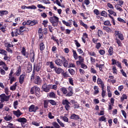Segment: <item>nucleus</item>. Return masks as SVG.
<instances>
[{"label": "nucleus", "mask_w": 128, "mask_h": 128, "mask_svg": "<svg viewBox=\"0 0 128 128\" xmlns=\"http://www.w3.org/2000/svg\"><path fill=\"white\" fill-rule=\"evenodd\" d=\"M86 40H88V34H86V33H84L82 38V40L84 44H86Z\"/></svg>", "instance_id": "22"}, {"label": "nucleus", "mask_w": 128, "mask_h": 128, "mask_svg": "<svg viewBox=\"0 0 128 128\" xmlns=\"http://www.w3.org/2000/svg\"><path fill=\"white\" fill-rule=\"evenodd\" d=\"M40 50H44V44L43 42H42L40 44Z\"/></svg>", "instance_id": "37"}, {"label": "nucleus", "mask_w": 128, "mask_h": 128, "mask_svg": "<svg viewBox=\"0 0 128 128\" xmlns=\"http://www.w3.org/2000/svg\"><path fill=\"white\" fill-rule=\"evenodd\" d=\"M103 30H106L107 32H112V29H110V28L106 26H104L103 27Z\"/></svg>", "instance_id": "21"}, {"label": "nucleus", "mask_w": 128, "mask_h": 128, "mask_svg": "<svg viewBox=\"0 0 128 128\" xmlns=\"http://www.w3.org/2000/svg\"><path fill=\"white\" fill-rule=\"evenodd\" d=\"M54 70L56 72V74H60L62 72V69L60 68H56L55 69H54Z\"/></svg>", "instance_id": "18"}, {"label": "nucleus", "mask_w": 128, "mask_h": 128, "mask_svg": "<svg viewBox=\"0 0 128 128\" xmlns=\"http://www.w3.org/2000/svg\"><path fill=\"white\" fill-rule=\"evenodd\" d=\"M78 58L79 62H84V58L82 57V56H78Z\"/></svg>", "instance_id": "59"}, {"label": "nucleus", "mask_w": 128, "mask_h": 128, "mask_svg": "<svg viewBox=\"0 0 128 128\" xmlns=\"http://www.w3.org/2000/svg\"><path fill=\"white\" fill-rule=\"evenodd\" d=\"M12 36H18V34H22L20 29H14L11 32Z\"/></svg>", "instance_id": "3"}, {"label": "nucleus", "mask_w": 128, "mask_h": 128, "mask_svg": "<svg viewBox=\"0 0 128 128\" xmlns=\"http://www.w3.org/2000/svg\"><path fill=\"white\" fill-rule=\"evenodd\" d=\"M58 20H60L58 17L56 16H53L50 18V22H58Z\"/></svg>", "instance_id": "8"}, {"label": "nucleus", "mask_w": 128, "mask_h": 128, "mask_svg": "<svg viewBox=\"0 0 128 128\" xmlns=\"http://www.w3.org/2000/svg\"><path fill=\"white\" fill-rule=\"evenodd\" d=\"M55 64L58 66H62V60H60V59H57L55 60Z\"/></svg>", "instance_id": "14"}, {"label": "nucleus", "mask_w": 128, "mask_h": 128, "mask_svg": "<svg viewBox=\"0 0 128 128\" xmlns=\"http://www.w3.org/2000/svg\"><path fill=\"white\" fill-rule=\"evenodd\" d=\"M102 98L104 97V96L106 95V91H104V85H102Z\"/></svg>", "instance_id": "32"}, {"label": "nucleus", "mask_w": 128, "mask_h": 128, "mask_svg": "<svg viewBox=\"0 0 128 128\" xmlns=\"http://www.w3.org/2000/svg\"><path fill=\"white\" fill-rule=\"evenodd\" d=\"M40 88L37 86H34L31 88L30 92L32 94L35 93L36 96L38 98L40 96Z\"/></svg>", "instance_id": "1"}, {"label": "nucleus", "mask_w": 128, "mask_h": 128, "mask_svg": "<svg viewBox=\"0 0 128 128\" xmlns=\"http://www.w3.org/2000/svg\"><path fill=\"white\" fill-rule=\"evenodd\" d=\"M21 8L22 10H26V8H28V10H36V6L34 5H32V6H26L24 5L22 6Z\"/></svg>", "instance_id": "7"}, {"label": "nucleus", "mask_w": 128, "mask_h": 128, "mask_svg": "<svg viewBox=\"0 0 128 128\" xmlns=\"http://www.w3.org/2000/svg\"><path fill=\"white\" fill-rule=\"evenodd\" d=\"M118 38L120 40H124V35L122 33H120L119 34V36H118Z\"/></svg>", "instance_id": "55"}, {"label": "nucleus", "mask_w": 128, "mask_h": 128, "mask_svg": "<svg viewBox=\"0 0 128 128\" xmlns=\"http://www.w3.org/2000/svg\"><path fill=\"white\" fill-rule=\"evenodd\" d=\"M78 52H79L80 54H82V56L84 54V51H82V48H78Z\"/></svg>", "instance_id": "52"}, {"label": "nucleus", "mask_w": 128, "mask_h": 128, "mask_svg": "<svg viewBox=\"0 0 128 128\" xmlns=\"http://www.w3.org/2000/svg\"><path fill=\"white\" fill-rule=\"evenodd\" d=\"M118 22H124V24H126V21H124V20L120 18H118Z\"/></svg>", "instance_id": "62"}, {"label": "nucleus", "mask_w": 128, "mask_h": 128, "mask_svg": "<svg viewBox=\"0 0 128 128\" xmlns=\"http://www.w3.org/2000/svg\"><path fill=\"white\" fill-rule=\"evenodd\" d=\"M18 122H28V120L24 118H19L18 119Z\"/></svg>", "instance_id": "19"}, {"label": "nucleus", "mask_w": 128, "mask_h": 128, "mask_svg": "<svg viewBox=\"0 0 128 128\" xmlns=\"http://www.w3.org/2000/svg\"><path fill=\"white\" fill-rule=\"evenodd\" d=\"M81 68H84V70H86V68H88V66L86 65L85 64H84L82 63L81 64Z\"/></svg>", "instance_id": "57"}, {"label": "nucleus", "mask_w": 128, "mask_h": 128, "mask_svg": "<svg viewBox=\"0 0 128 128\" xmlns=\"http://www.w3.org/2000/svg\"><path fill=\"white\" fill-rule=\"evenodd\" d=\"M49 102L52 104V106H56V101L50 100H48Z\"/></svg>", "instance_id": "46"}, {"label": "nucleus", "mask_w": 128, "mask_h": 128, "mask_svg": "<svg viewBox=\"0 0 128 128\" xmlns=\"http://www.w3.org/2000/svg\"><path fill=\"white\" fill-rule=\"evenodd\" d=\"M17 84L18 83L16 82L14 84L10 86V90H12V91L16 90V88Z\"/></svg>", "instance_id": "23"}, {"label": "nucleus", "mask_w": 128, "mask_h": 128, "mask_svg": "<svg viewBox=\"0 0 128 128\" xmlns=\"http://www.w3.org/2000/svg\"><path fill=\"white\" fill-rule=\"evenodd\" d=\"M18 101H15L14 102V108H18V106H18Z\"/></svg>", "instance_id": "61"}, {"label": "nucleus", "mask_w": 128, "mask_h": 128, "mask_svg": "<svg viewBox=\"0 0 128 128\" xmlns=\"http://www.w3.org/2000/svg\"><path fill=\"white\" fill-rule=\"evenodd\" d=\"M5 46L7 48H12V46H14V45H12V44L6 43L5 44Z\"/></svg>", "instance_id": "36"}, {"label": "nucleus", "mask_w": 128, "mask_h": 128, "mask_svg": "<svg viewBox=\"0 0 128 128\" xmlns=\"http://www.w3.org/2000/svg\"><path fill=\"white\" fill-rule=\"evenodd\" d=\"M101 16H102L106 17L108 16V14H106V12L104 10H103L101 12Z\"/></svg>", "instance_id": "40"}, {"label": "nucleus", "mask_w": 128, "mask_h": 128, "mask_svg": "<svg viewBox=\"0 0 128 128\" xmlns=\"http://www.w3.org/2000/svg\"><path fill=\"white\" fill-rule=\"evenodd\" d=\"M70 118L72 120H80V116H78V115L73 114L71 115Z\"/></svg>", "instance_id": "15"}, {"label": "nucleus", "mask_w": 128, "mask_h": 128, "mask_svg": "<svg viewBox=\"0 0 128 128\" xmlns=\"http://www.w3.org/2000/svg\"><path fill=\"white\" fill-rule=\"evenodd\" d=\"M108 52L109 53L110 56H112V54H114V48L112 47H110L108 50Z\"/></svg>", "instance_id": "31"}, {"label": "nucleus", "mask_w": 128, "mask_h": 128, "mask_svg": "<svg viewBox=\"0 0 128 128\" xmlns=\"http://www.w3.org/2000/svg\"><path fill=\"white\" fill-rule=\"evenodd\" d=\"M26 76V75L24 74H22L19 78V82L21 84H24V78Z\"/></svg>", "instance_id": "13"}, {"label": "nucleus", "mask_w": 128, "mask_h": 128, "mask_svg": "<svg viewBox=\"0 0 128 128\" xmlns=\"http://www.w3.org/2000/svg\"><path fill=\"white\" fill-rule=\"evenodd\" d=\"M68 72L70 74H74V69L70 68Z\"/></svg>", "instance_id": "54"}, {"label": "nucleus", "mask_w": 128, "mask_h": 128, "mask_svg": "<svg viewBox=\"0 0 128 128\" xmlns=\"http://www.w3.org/2000/svg\"><path fill=\"white\" fill-rule=\"evenodd\" d=\"M38 22L36 20H33L32 21L30 20V26H36V24H38Z\"/></svg>", "instance_id": "27"}, {"label": "nucleus", "mask_w": 128, "mask_h": 128, "mask_svg": "<svg viewBox=\"0 0 128 128\" xmlns=\"http://www.w3.org/2000/svg\"><path fill=\"white\" fill-rule=\"evenodd\" d=\"M7 128H14V124H12V123H9L8 124V125L7 126Z\"/></svg>", "instance_id": "64"}, {"label": "nucleus", "mask_w": 128, "mask_h": 128, "mask_svg": "<svg viewBox=\"0 0 128 128\" xmlns=\"http://www.w3.org/2000/svg\"><path fill=\"white\" fill-rule=\"evenodd\" d=\"M4 120L6 122H8L10 120H12V117L10 115H7L4 117Z\"/></svg>", "instance_id": "17"}, {"label": "nucleus", "mask_w": 128, "mask_h": 128, "mask_svg": "<svg viewBox=\"0 0 128 128\" xmlns=\"http://www.w3.org/2000/svg\"><path fill=\"white\" fill-rule=\"evenodd\" d=\"M58 86H56V85L50 84V88H51L52 90H56Z\"/></svg>", "instance_id": "45"}, {"label": "nucleus", "mask_w": 128, "mask_h": 128, "mask_svg": "<svg viewBox=\"0 0 128 128\" xmlns=\"http://www.w3.org/2000/svg\"><path fill=\"white\" fill-rule=\"evenodd\" d=\"M34 57H35L34 52H31L30 54V62H34Z\"/></svg>", "instance_id": "12"}, {"label": "nucleus", "mask_w": 128, "mask_h": 128, "mask_svg": "<svg viewBox=\"0 0 128 128\" xmlns=\"http://www.w3.org/2000/svg\"><path fill=\"white\" fill-rule=\"evenodd\" d=\"M70 102L67 100H62V104L65 106V108L66 110H70Z\"/></svg>", "instance_id": "4"}, {"label": "nucleus", "mask_w": 128, "mask_h": 128, "mask_svg": "<svg viewBox=\"0 0 128 128\" xmlns=\"http://www.w3.org/2000/svg\"><path fill=\"white\" fill-rule=\"evenodd\" d=\"M94 12L96 14V16H98V14H100V11L97 9L94 10Z\"/></svg>", "instance_id": "60"}, {"label": "nucleus", "mask_w": 128, "mask_h": 128, "mask_svg": "<svg viewBox=\"0 0 128 128\" xmlns=\"http://www.w3.org/2000/svg\"><path fill=\"white\" fill-rule=\"evenodd\" d=\"M34 82L36 84H40V78L38 76H37L34 80Z\"/></svg>", "instance_id": "16"}, {"label": "nucleus", "mask_w": 128, "mask_h": 128, "mask_svg": "<svg viewBox=\"0 0 128 128\" xmlns=\"http://www.w3.org/2000/svg\"><path fill=\"white\" fill-rule=\"evenodd\" d=\"M60 90L61 92H62V94H68V90L66 88H60Z\"/></svg>", "instance_id": "24"}, {"label": "nucleus", "mask_w": 128, "mask_h": 128, "mask_svg": "<svg viewBox=\"0 0 128 128\" xmlns=\"http://www.w3.org/2000/svg\"><path fill=\"white\" fill-rule=\"evenodd\" d=\"M42 89L45 92H48L50 90V84L48 85L46 84H44L42 86Z\"/></svg>", "instance_id": "6"}, {"label": "nucleus", "mask_w": 128, "mask_h": 128, "mask_svg": "<svg viewBox=\"0 0 128 128\" xmlns=\"http://www.w3.org/2000/svg\"><path fill=\"white\" fill-rule=\"evenodd\" d=\"M94 90L95 94H98V87L96 86H94Z\"/></svg>", "instance_id": "56"}, {"label": "nucleus", "mask_w": 128, "mask_h": 128, "mask_svg": "<svg viewBox=\"0 0 128 128\" xmlns=\"http://www.w3.org/2000/svg\"><path fill=\"white\" fill-rule=\"evenodd\" d=\"M88 54L91 56H94V58L96 56V54L94 52H88Z\"/></svg>", "instance_id": "38"}, {"label": "nucleus", "mask_w": 128, "mask_h": 128, "mask_svg": "<svg viewBox=\"0 0 128 128\" xmlns=\"http://www.w3.org/2000/svg\"><path fill=\"white\" fill-rule=\"evenodd\" d=\"M50 68H54V70H55V68H56V66H54V62H50Z\"/></svg>", "instance_id": "44"}, {"label": "nucleus", "mask_w": 128, "mask_h": 128, "mask_svg": "<svg viewBox=\"0 0 128 128\" xmlns=\"http://www.w3.org/2000/svg\"><path fill=\"white\" fill-rule=\"evenodd\" d=\"M102 34H104V32H102V30H98V36H102Z\"/></svg>", "instance_id": "41"}, {"label": "nucleus", "mask_w": 128, "mask_h": 128, "mask_svg": "<svg viewBox=\"0 0 128 128\" xmlns=\"http://www.w3.org/2000/svg\"><path fill=\"white\" fill-rule=\"evenodd\" d=\"M73 56L74 60H78V54H76V52L73 50Z\"/></svg>", "instance_id": "35"}, {"label": "nucleus", "mask_w": 128, "mask_h": 128, "mask_svg": "<svg viewBox=\"0 0 128 128\" xmlns=\"http://www.w3.org/2000/svg\"><path fill=\"white\" fill-rule=\"evenodd\" d=\"M74 42L75 44L77 46V48H80V42H78V40H74Z\"/></svg>", "instance_id": "51"}, {"label": "nucleus", "mask_w": 128, "mask_h": 128, "mask_svg": "<svg viewBox=\"0 0 128 128\" xmlns=\"http://www.w3.org/2000/svg\"><path fill=\"white\" fill-rule=\"evenodd\" d=\"M63 64L64 68H68V62L64 59V60Z\"/></svg>", "instance_id": "34"}, {"label": "nucleus", "mask_w": 128, "mask_h": 128, "mask_svg": "<svg viewBox=\"0 0 128 128\" xmlns=\"http://www.w3.org/2000/svg\"><path fill=\"white\" fill-rule=\"evenodd\" d=\"M61 120H62L64 122H68V118H67L66 116H60Z\"/></svg>", "instance_id": "25"}, {"label": "nucleus", "mask_w": 128, "mask_h": 128, "mask_svg": "<svg viewBox=\"0 0 128 128\" xmlns=\"http://www.w3.org/2000/svg\"><path fill=\"white\" fill-rule=\"evenodd\" d=\"M97 84H100V86H102H102H104V84L102 82V79H100V78H98Z\"/></svg>", "instance_id": "26"}, {"label": "nucleus", "mask_w": 128, "mask_h": 128, "mask_svg": "<svg viewBox=\"0 0 128 128\" xmlns=\"http://www.w3.org/2000/svg\"><path fill=\"white\" fill-rule=\"evenodd\" d=\"M13 114L16 116V118H20L22 114V113L20 112V110H17L13 111Z\"/></svg>", "instance_id": "9"}, {"label": "nucleus", "mask_w": 128, "mask_h": 128, "mask_svg": "<svg viewBox=\"0 0 128 128\" xmlns=\"http://www.w3.org/2000/svg\"><path fill=\"white\" fill-rule=\"evenodd\" d=\"M44 108H48V101L47 100H44Z\"/></svg>", "instance_id": "39"}, {"label": "nucleus", "mask_w": 128, "mask_h": 128, "mask_svg": "<svg viewBox=\"0 0 128 128\" xmlns=\"http://www.w3.org/2000/svg\"><path fill=\"white\" fill-rule=\"evenodd\" d=\"M21 52L22 56H25L26 58H28V54L26 52V48H22Z\"/></svg>", "instance_id": "11"}, {"label": "nucleus", "mask_w": 128, "mask_h": 128, "mask_svg": "<svg viewBox=\"0 0 128 128\" xmlns=\"http://www.w3.org/2000/svg\"><path fill=\"white\" fill-rule=\"evenodd\" d=\"M62 24L66 26H70V24H68V22H67L66 21L63 20H62Z\"/></svg>", "instance_id": "48"}, {"label": "nucleus", "mask_w": 128, "mask_h": 128, "mask_svg": "<svg viewBox=\"0 0 128 128\" xmlns=\"http://www.w3.org/2000/svg\"><path fill=\"white\" fill-rule=\"evenodd\" d=\"M37 6L38 8H44V10L46 9V7L43 6L42 4H38Z\"/></svg>", "instance_id": "58"}, {"label": "nucleus", "mask_w": 128, "mask_h": 128, "mask_svg": "<svg viewBox=\"0 0 128 128\" xmlns=\"http://www.w3.org/2000/svg\"><path fill=\"white\" fill-rule=\"evenodd\" d=\"M21 72H22V70L20 69V67L19 68H18L15 74L17 76H19Z\"/></svg>", "instance_id": "28"}, {"label": "nucleus", "mask_w": 128, "mask_h": 128, "mask_svg": "<svg viewBox=\"0 0 128 128\" xmlns=\"http://www.w3.org/2000/svg\"><path fill=\"white\" fill-rule=\"evenodd\" d=\"M8 14V10H0V16H3L6 15Z\"/></svg>", "instance_id": "20"}, {"label": "nucleus", "mask_w": 128, "mask_h": 128, "mask_svg": "<svg viewBox=\"0 0 128 128\" xmlns=\"http://www.w3.org/2000/svg\"><path fill=\"white\" fill-rule=\"evenodd\" d=\"M9 80H10V84H12V82H16V78H14V76L11 77L10 78H9Z\"/></svg>", "instance_id": "29"}, {"label": "nucleus", "mask_w": 128, "mask_h": 128, "mask_svg": "<svg viewBox=\"0 0 128 128\" xmlns=\"http://www.w3.org/2000/svg\"><path fill=\"white\" fill-rule=\"evenodd\" d=\"M38 110V106H35L34 105L32 104L29 107L28 110L30 112H36Z\"/></svg>", "instance_id": "5"}, {"label": "nucleus", "mask_w": 128, "mask_h": 128, "mask_svg": "<svg viewBox=\"0 0 128 128\" xmlns=\"http://www.w3.org/2000/svg\"><path fill=\"white\" fill-rule=\"evenodd\" d=\"M0 54H3L4 56V54H8V52H6V51L4 50L0 49Z\"/></svg>", "instance_id": "49"}, {"label": "nucleus", "mask_w": 128, "mask_h": 128, "mask_svg": "<svg viewBox=\"0 0 128 128\" xmlns=\"http://www.w3.org/2000/svg\"><path fill=\"white\" fill-rule=\"evenodd\" d=\"M50 98H56V94L54 92H51L49 94Z\"/></svg>", "instance_id": "42"}, {"label": "nucleus", "mask_w": 128, "mask_h": 128, "mask_svg": "<svg viewBox=\"0 0 128 128\" xmlns=\"http://www.w3.org/2000/svg\"><path fill=\"white\" fill-rule=\"evenodd\" d=\"M106 118L104 116H102L100 118H99L98 120L100 122H106Z\"/></svg>", "instance_id": "33"}, {"label": "nucleus", "mask_w": 128, "mask_h": 128, "mask_svg": "<svg viewBox=\"0 0 128 128\" xmlns=\"http://www.w3.org/2000/svg\"><path fill=\"white\" fill-rule=\"evenodd\" d=\"M116 42L118 44V46H122V42L118 39H116Z\"/></svg>", "instance_id": "43"}, {"label": "nucleus", "mask_w": 128, "mask_h": 128, "mask_svg": "<svg viewBox=\"0 0 128 128\" xmlns=\"http://www.w3.org/2000/svg\"><path fill=\"white\" fill-rule=\"evenodd\" d=\"M104 26H112V24H110V22L108 20L104 22Z\"/></svg>", "instance_id": "30"}, {"label": "nucleus", "mask_w": 128, "mask_h": 128, "mask_svg": "<svg viewBox=\"0 0 128 128\" xmlns=\"http://www.w3.org/2000/svg\"><path fill=\"white\" fill-rule=\"evenodd\" d=\"M40 63H39L37 64L36 68V72H38L40 70V68H42V66H40Z\"/></svg>", "instance_id": "47"}, {"label": "nucleus", "mask_w": 128, "mask_h": 128, "mask_svg": "<svg viewBox=\"0 0 128 128\" xmlns=\"http://www.w3.org/2000/svg\"><path fill=\"white\" fill-rule=\"evenodd\" d=\"M120 98L122 102L124 100H126V98H128V96H126V95L124 94Z\"/></svg>", "instance_id": "50"}, {"label": "nucleus", "mask_w": 128, "mask_h": 128, "mask_svg": "<svg viewBox=\"0 0 128 128\" xmlns=\"http://www.w3.org/2000/svg\"><path fill=\"white\" fill-rule=\"evenodd\" d=\"M52 126H54L56 128H58V126H60V125L58 124V122H54L52 123Z\"/></svg>", "instance_id": "53"}, {"label": "nucleus", "mask_w": 128, "mask_h": 128, "mask_svg": "<svg viewBox=\"0 0 128 128\" xmlns=\"http://www.w3.org/2000/svg\"><path fill=\"white\" fill-rule=\"evenodd\" d=\"M117 4L119 6H122V5L124 4V1H122V0H118L117 2Z\"/></svg>", "instance_id": "63"}, {"label": "nucleus", "mask_w": 128, "mask_h": 128, "mask_svg": "<svg viewBox=\"0 0 128 128\" xmlns=\"http://www.w3.org/2000/svg\"><path fill=\"white\" fill-rule=\"evenodd\" d=\"M10 96H6V94H3L0 95V98L2 102H8L10 100Z\"/></svg>", "instance_id": "2"}, {"label": "nucleus", "mask_w": 128, "mask_h": 128, "mask_svg": "<svg viewBox=\"0 0 128 128\" xmlns=\"http://www.w3.org/2000/svg\"><path fill=\"white\" fill-rule=\"evenodd\" d=\"M68 93L66 94V96H72V94H74V90H72V88L70 86L68 88Z\"/></svg>", "instance_id": "10"}]
</instances>
